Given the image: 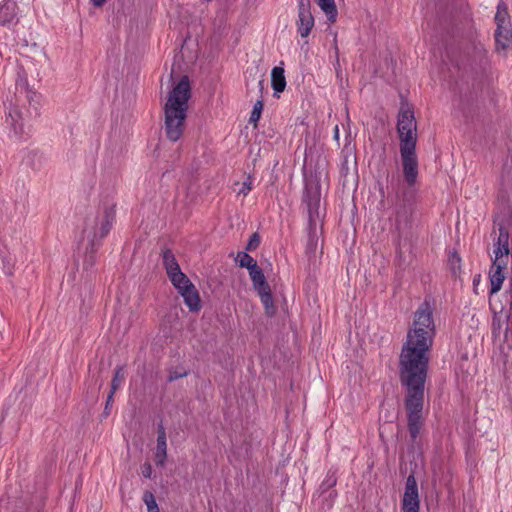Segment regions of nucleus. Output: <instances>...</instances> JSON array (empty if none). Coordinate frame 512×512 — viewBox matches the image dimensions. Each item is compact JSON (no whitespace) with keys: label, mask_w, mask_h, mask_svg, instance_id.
Here are the masks:
<instances>
[{"label":"nucleus","mask_w":512,"mask_h":512,"mask_svg":"<svg viewBox=\"0 0 512 512\" xmlns=\"http://www.w3.org/2000/svg\"><path fill=\"white\" fill-rule=\"evenodd\" d=\"M161 256H164V257H167V256H174V254H173V250H172V248L170 247V244L165 243V244L161 247Z\"/></svg>","instance_id":"nucleus-33"},{"label":"nucleus","mask_w":512,"mask_h":512,"mask_svg":"<svg viewBox=\"0 0 512 512\" xmlns=\"http://www.w3.org/2000/svg\"><path fill=\"white\" fill-rule=\"evenodd\" d=\"M404 180L409 187L416 183L418 176V160L416 148L400 149Z\"/></svg>","instance_id":"nucleus-5"},{"label":"nucleus","mask_w":512,"mask_h":512,"mask_svg":"<svg viewBox=\"0 0 512 512\" xmlns=\"http://www.w3.org/2000/svg\"><path fill=\"white\" fill-rule=\"evenodd\" d=\"M495 41L498 49L505 50L512 41L511 25L497 27L495 31Z\"/></svg>","instance_id":"nucleus-18"},{"label":"nucleus","mask_w":512,"mask_h":512,"mask_svg":"<svg viewBox=\"0 0 512 512\" xmlns=\"http://www.w3.org/2000/svg\"><path fill=\"white\" fill-rule=\"evenodd\" d=\"M257 294L259 295L261 302L264 306L265 313L268 316H273L276 313V307L273 302L272 292L270 287L267 289H262L260 291H257Z\"/></svg>","instance_id":"nucleus-21"},{"label":"nucleus","mask_w":512,"mask_h":512,"mask_svg":"<svg viewBox=\"0 0 512 512\" xmlns=\"http://www.w3.org/2000/svg\"><path fill=\"white\" fill-rule=\"evenodd\" d=\"M495 22L497 27H503L511 25L509 21V13L507 6L504 2H500L497 6V12L495 15Z\"/></svg>","instance_id":"nucleus-23"},{"label":"nucleus","mask_w":512,"mask_h":512,"mask_svg":"<svg viewBox=\"0 0 512 512\" xmlns=\"http://www.w3.org/2000/svg\"><path fill=\"white\" fill-rule=\"evenodd\" d=\"M434 336L432 309L424 301L414 313L412 326L400 354V380L407 389L406 396H424L429 351Z\"/></svg>","instance_id":"nucleus-1"},{"label":"nucleus","mask_w":512,"mask_h":512,"mask_svg":"<svg viewBox=\"0 0 512 512\" xmlns=\"http://www.w3.org/2000/svg\"><path fill=\"white\" fill-rule=\"evenodd\" d=\"M124 369L123 367H117L114 373V377L111 381V390L110 392L115 393L118 388L121 386L123 380H124Z\"/></svg>","instance_id":"nucleus-26"},{"label":"nucleus","mask_w":512,"mask_h":512,"mask_svg":"<svg viewBox=\"0 0 512 512\" xmlns=\"http://www.w3.org/2000/svg\"><path fill=\"white\" fill-rule=\"evenodd\" d=\"M271 84L276 93L283 92L286 87V79L284 69L282 67H274L271 71Z\"/></svg>","instance_id":"nucleus-19"},{"label":"nucleus","mask_w":512,"mask_h":512,"mask_svg":"<svg viewBox=\"0 0 512 512\" xmlns=\"http://www.w3.org/2000/svg\"><path fill=\"white\" fill-rule=\"evenodd\" d=\"M419 497L416 479L409 475L406 480L405 492L403 496V511H419Z\"/></svg>","instance_id":"nucleus-11"},{"label":"nucleus","mask_w":512,"mask_h":512,"mask_svg":"<svg viewBox=\"0 0 512 512\" xmlns=\"http://www.w3.org/2000/svg\"><path fill=\"white\" fill-rule=\"evenodd\" d=\"M263 110V102L261 100L256 101L253 106V110L250 116V122L256 124L261 117V113Z\"/></svg>","instance_id":"nucleus-28"},{"label":"nucleus","mask_w":512,"mask_h":512,"mask_svg":"<svg viewBox=\"0 0 512 512\" xmlns=\"http://www.w3.org/2000/svg\"><path fill=\"white\" fill-rule=\"evenodd\" d=\"M260 242H261V238H260L259 234L258 233L252 234L247 245H246L245 251H239L236 256H249L248 253L254 252L260 245Z\"/></svg>","instance_id":"nucleus-24"},{"label":"nucleus","mask_w":512,"mask_h":512,"mask_svg":"<svg viewBox=\"0 0 512 512\" xmlns=\"http://www.w3.org/2000/svg\"><path fill=\"white\" fill-rule=\"evenodd\" d=\"M6 123L16 137L28 134L26 119L23 116V110L18 105H11L6 116Z\"/></svg>","instance_id":"nucleus-9"},{"label":"nucleus","mask_w":512,"mask_h":512,"mask_svg":"<svg viewBox=\"0 0 512 512\" xmlns=\"http://www.w3.org/2000/svg\"><path fill=\"white\" fill-rule=\"evenodd\" d=\"M182 297L191 312H198L201 309L200 295L194 285L188 288V291L182 293Z\"/></svg>","instance_id":"nucleus-16"},{"label":"nucleus","mask_w":512,"mask_h":512,"mask_svg":"<svg viewBox=\"0 0 512 512\" xmlns=\"http://www.w3.org/2000/svg\"><path fill=\"white\" fill-rule=\"evenodd\" d=\"M320 9L326 14L328 20L334 23L337 19V8L334 0H315Z\"/></svg>","instance_id":"nucleus-22"},{"label":"nucleus","mask_w":512,"mask_h":512,"mask_svg":"<svg viewBox=\"0 0 512 512\" xmlns=\"http://www.w3.org/2000/svg\"><path fill=\"white\" fill-rule=\"evenodd\" d=\"M115 214H116L115 205L107 206L104 209L103 214L101 215L99 220L95 223V226L91 227V229L86 228L84 230V233L87 234L88 237L91 234H93L94 237H97L100 239L105 237L109 233V231L114 223Z\"/></svg>","instance_id":"nucleus-6"},{"label":"nucleus","mask_w":512,"mask_h":512,"mask_svg":"<svg viewBox=\"0 0 512 512\" xmlns=\"http://www.w3.org/2000/svg\"><path fill=\"white\" fill-rule=\"evenodd\" d=\"M253 189V179L251 176H247L246 180L241 184L238 195L247 196L248 193Z\"/></svg>","instance_id":"nucleus-29"},{"label":"nucleus","mask_w":512,"mask_h":512,"mask_svg":"<svg viewBox=\"0 0 512 512\" xmlns=\"http://www.w3.org/2000/svg\"><path fill=\"white\" fill-rule=\"evenodd\" d=\"M114 394L115 393H112V392H109L108 396H107V400H106V405H105V409H104V414L107 416L109 415L110 413V406L112 405L113 403V397H114Z\"/></svg>","instance_id":"nucleus-32"},{"label":"nucleus","mask_w":512,"mask_h":512,"mask_svg":"<svg viewBox=\"0 0 512 512\" xmlns=\"http://www.w3.org/2000/svg\"><path fill=\"white\" fill-rule=\"evenodd\" d=\"M506 269L507 262L505 261V258H494L489 270L491 294H495L501 290L503 282L506 278Z\"/></svg>","instance_id":"nucleus-10"},{"label":"nucleus","mask_w":512,"mask_h":512,"mask_svg":"<svg viewBox=\"0 0 512 512\" xmlns=\"http://www.w3.org/2000/svg\"><path fill=\"white\" fill-rule=\"evenodd\" d=\"M337 479L334 473L328 472L326 475V478L323 480V482L320 485V489L322 490V493L327 492L332 487L336 485Z\"/></svg>","instance_id":"nucleus-27"},{"label":"nucleus","mask_w":512,"mask_h":512,"mask_svg":"<svg viewBox=\"0 0 512 512\" xmlns=\"http://www.w3.org/2000/svg\"><path fill=\"white\" fill-rule=\"evenodd\" d=\"M397 132L400 140V149L416 148L417 122L413 107L402 102L397 119Z\"/></svg>","instance_id":"nucleus-3"},{"label":"nucleus","mask_w":512,"mask_h":512,"mask_svg":"<svg viewBox=\"0 0 512 512\" xmlns=\"http://www.w3.org/2000/svg\"><path fill=\"white\" fill-rule=\"evenodd\" d=\"M141 474L143 477L145 478H150L151 475H152V466L150 463L148 462H145L142 466H141Z\"/></svg>","instance_id":"nucleus-31"},{"label":"nucleus","mask_w":512,"mask_h":512,"mask_svg":"<svg viewBox=\"0 0 512 512\" xmlns=\"http://www.w3.org/2000/svg\"><path fill=\"white\" fill-rule=\"evenodd\" d=\"M164 265L168 278L175 288H179L180 285L192 283L186 274L181 271L176 258H164Z\"/></svg>","instance_id":"nucleus-12"},{"label":"nucleus","mask_w":512,"mask_h":512,"mask_svg":"<svg viewBox=\"0 0 512 512\" xmlns=\"http://www.w3.org/2000/svg\"><path fill=\"white\" fill-rule=\"evenodd\" d=\"M187 375V372L186 371H182V372H179V371H170L169 373V376H168V381L169 382H173L177 379H180V378H183Z\"/></svg>","instance_id":"nucleus-30"},{"label":"nucleus","mask_w":512,"mask_h":512,"mask_svg":"<svg viewBox=\"0 0 512 512\" xmlns=\"http://www.w3.org/2000/svg\"><path fill=\"white\" fill-rule=\"evenodd\" d=\"M334 139L338 142L339 141V127L338 125L334 128Z\"/></svg>","instance_id":"nucleus-37"},{"label":"nucleus","mask_w":512,"mask_h":512,"mask_svg":"<svg viewBox=\"0 0 512 512\" xmlns=\"http://www.w3.org/2000/svg\"><path fill=\"white\" fill-rule=\"evenodd\" d=\"M498 236L494 243L495 256H508L509 255V233L502 225L498 227Z\"/></svg>","instance_id":"nucleus-15"},{"label":"nucleus","mask_w":512,"mask_h":512,"mask_svg":"<svg viewBox=\"0 0 512 512\" xmlns=\"http://www.w3.org/2000/svg\"><path fill=\"white\" fill-rule=\"evenodd\" d=\"M93 5L96 6V7H102L106 0H91Z\"/></svg>","instance_id":"nucleus-36"},{"label":"nucleus","mask_w":512,"mask_h":512,"mask_svg":"<svg viewBox=\"0 0 512 512\" xmlns=\"http://www.w3.org/2000/svg\"><path fill=\"white\" fill-rule=\"evenodd\" d=\"M424 396H406L405 408L407 411L408 430L411 440L416 441L423 426Z\"/></svg>","instance_id":"nucleus-4"},{"label":"nucleus","mask_w":512,"mask_h":512,"mask_svg":"<svg viewBox=\"0 0 512 512\" xmlns=\"http://www.w3.org/2000/svg\"><path fill=\"white\" fill-rule=\"evenodd\" d=\"M304 201L307 203L310 223H313L315 221V217H318L319 197L316 193L312 196L311 191L306 189Z\"/></svg>","instance_id":"nucleus-20"},{"label":"nucleus","mask_w":512,"mask_h":512,"mask_svg":"<svg viewBox=\"0 0 512 512\" xmlns=\"http://www.w3.org/2000/svg\"><path fill=\"white\" fill-rule=\"evenodd\" d=\"M14 258H4L3 264H4V270L6 274H12V270L10 266L12 265V261Z\"/></svg>","instance_id":"nucleus-34"},{"label":"nucleus","mask_w":512,"mask_h":512,"mask_svg":"<svg viewBox=\"0 0 512 512\" xmlns=\"http://www.w3.org/2000/svg\"><path fill=\"white\" fill-rule=\"evenodd\" d=\"M190 95L189 79L184 76L170 92L165 104V132L172 141L179 140L184 131Z\"/></svg>","instance_id":"nucleus-2"},{"label":"nucleus","mask_w":512,"mask_h":512,"mask_svg":"<svg viewBox=\"0 0 512 512\" xmlns=\"http://www.w3.org/2000/svg\"><path fill=\"white\" fill-rule=\"evenodd\" d=\"M193 285V283H189L186 285H180L179 288H176L178 293L182 296V293L188 291V288H190Z\"/></svg>","instance_id":"nucleus-35"},{"label":"nucleus","mask_w":512,"mask_h":512,"mask_svg":"<svg viewBox=\"0 0 512 512\" xmlns=\"http://www.w3.org/2000/svg\"><path fill=\"white\" fill-rule=\"evenodd\" d=\"M143 501L147 506V512H160L155 496L151 491L143 493Z\"/></svg>","instance_id":"nucleus-25"},{"label":"nucleus","mask_w":512,"mask_h":512,"mask_svg":"<svg viewBox=\"0 0 512 512\" xmlns=\"http://www.w3.org/2000/svg\"><path fill=\"white\" fill-rule=\"evenodd\" d=\"M310 6V0H298V20L296 24L302 38H306L314 26V17L310 11Z\"/></svg>","instance_id":"nucleus-8"},{"label":"nucleus","mask_w":512,"mask_h":512,"mask_svg":"<svg viewBox=\"0 0 512 512\" xmlns=\"http://www.w3.org/2000/svg\"><path fill=\"white\" fill-rule=\"evenodd\" d=\"M167 458L166 431L162 424L158 426L157 448L155 452V463L157 466H164Z\"/></svg>","instance_id":"nucleus-13"},{"label":"nucleus","mask_w":512,"mask_h":512,"mask_svg":"<svg viewBox=\"0 0 512 512\" xmlns=\"http://www.w3.org/2000/svg\"><path fill=\"white\" fill-rule=\"evenodd\" d=\"M17 15V4L13 0H4L0 3V27L9 26Z\"/></svg>","instance_id":"nucleus-14"},{"label":"nucleus","mask_w":512,"mask_h":512,"mask_svg":"<svg viewBox=\"0 0 512 512\" xmlns=\"http://www.w3.org/2000/svg\"><path fill=\"white\" fill-rule=\"evenodd\" d=\"M413 209L409 205H402L396 212V227L398 231L405 230L411 221Z\"/></svg>","instance_id":"nucleus-17"},{"label":"nucleus","mask_w":512,"mask_h":512,"mask_svg":"<svg viewBox=\"0 0 512 512\" xmlns=\"http://www.w3.org/2000/svg\"><path fill=\"white\" fill-rule=\"evenodd\" d=\"M235 260L238 262L240 267L248 269L249 276L256 292L270 287L255 258H235Z\"/></svg>","instance_id":"nucleus-7"}]
</instances>
